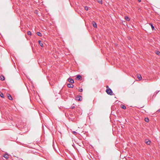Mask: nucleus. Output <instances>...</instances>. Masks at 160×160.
I'll use <instances>...</instances> for the list:
<instances>
[{
	"mask_svg": "<svg viewBox=\"0 0 160 160\" xmlns=\"http://www.w3.org/2000/svg\"><path fill=\"white\" fill-rule=\"evenodd\" d=\"M106 92L109 95H113V92L112 90L110 88L107 89L106 90Z\"/></svg>",
	"mask_w": 160,
	"mask_h": 160,
	"instance_id": "nucleus-1",
	"label": "nucleus"
},
{
	"mask_svg": "<svg viewBox=\"0 0 160 160\" xmlns=\"http://www.w3.org/2000/svg\"><path fill=\"white\" fill-rule=\"evenodd\" d=\"M82 98L81 96L78 95L76 97V99L78 101H81L80 98Z\"/></svg>",
	"mask_w": 160,
	"mask_h": 160,
	"instance_id": "nucleus-2",
	"label": "nucleus"
},
{
	"mask_svg": "<svg viewBox=\"0 0 160 160\" xmlns=\"http://www.w3.org/2000/svg\"><path fill=\"white\" fill-rule=\"evenodd\" d=\"M92 24L94 27L95 28H97V24L96 23V22H95L94 21H92Z\"/></svg>",
	"mask_w": 160,
	"mask_h": 160,
	"instance_id": "nucleus-3",
	"label": "nucleus"
},
{
	"mask_svg": "<svg viewBox=\"0 0 160 160\" xmlns=\"http://www.w3.org/2000/svg\"><path fill=\"white\" fill-rule=\"evenodd\" d=\"M3 156L6 159H8L9 158V155L7 153H5V154H4L3 155Z\"/></svg>",
	"mask_w": 160,
	"mask_h": 160,
	"instance_id": "nucleus-4",
	"label": "nucleus"
},
{
	"mask_svg": "<svg viewBox=\"0 0 160 160\" xmlns=\"http://www.w3.org/2000/svg\"><path fill=\"white\" fill-rule=\"evenodd\" d=\"M68 81L71 83H74V81L72 78H69L68 79Z\"/></svg>",
	"mask_w": 160,
	"mask_h": 160,
	"instance_id": "nucleus-5",
	"label": "nucleus"
},
{
	"mask_svg": "<svg viewBox=\"0 0 160 160\" xmlns=\"http://www.w3.org/2000/svg\"><path fill=\"white\" fill-rule=\"evenodd\" d=\"M145 142L147 145H150L151 143V142L149 140H148L147 141V140H146Z\"/></svg>",
	"mask_w": 160,
	"mask_h": 160,
	"instance_id": "nucleus-6",
	"label": "nucleus"
},
{
	"mask_svg": "<svg viewBox=\"0 0 160 160\" xmlns=\"http://www.w3.org/2000/svg\"><path fill=\"white\" fill-rule=\"evenodd\" d=\"M82 78V77L80 75H78L76 78V79L79 80Z\"/></svg>",
	"mask_w": 160,
	"mask_h": 160,
	"instance_id": "nucleus-7",
	"label": "nucleus"
},
{
	"mask_svg": "<svg viewBox=\"0 0 160 160\" xmlns=\"http://www.w3.org/2000/svg\"><path fill=\"white\" fill-rule=\"evenodd\" d=\"M72 83H70L68 84V86L69 88H72L73 87V85L72 84Z\"/></svg>",
	"mask_w": 160,
	"mask_h": 160,
	"instance_id": "nucleus-8",
	"label": "nucleus"
},
{
	"mask_svg": "<svg viewBox=\"0 0 160 160\" xmlns=\"http://www.w3.org/2000/svg\"><path fill=\"white\" fill-rule=\"evenodd\" d=\"M137 77L140 80H141L142 79V76L140 75H138Z\"/></svg>",
	"mask_w": 160,
	"mask_h": 160,
	"instance_id": "nucleus-9",
	"label": "nucleus"
},
{
	"mask_svg": "<svg viewBox=\"0 0 160 160\" xmlns=\"http://www.w3.org/2000/svg\"><path fill=\"white\" fill-rule=\"evenodd\" d=\"M125 19L127 21H129L130 20V19H129V17H128V16L125 17Z\"/></svg>",
	"mask_w": 160,
	"mask_h": 160,
	"instance_id": "nucleus-10",
	"label": "nucleus"
},
{
	"mask_svg": "<svg viewBox=\"0 0 160 160\" xmlns=\"http://www.w3.org/2000/svg\"><path fill=\"white\" fill-rule=\"evenodd\" d=\"M8 98L10 100H12V96L9 95L8 96Z\"/></svg>",
	"mask_w": 160,
	"mask_h": 160,
	"instance_id": "nucleus-11",
	"label": "nucleus"
},
{
	"mask_svg": "<svg viewBox=\"0 0 160 160\" xmlns=\"http://www.w3.org/2000/svg\"><path fill=\"white\" fill-rule=\"evenodd\" d=\"M121 107L122 108L124 109H126V106L124 105H122L121 106Z\"/></svg>",
	"mask_w": 160,
	"mask_h": 160,
	"instance_id": "nucleus-12",
	"label": "nucleus"
},
{
	"mask_svg": "<svg viewBox=\"0 0 160 160\" xmlns=\"http://www.w3.org/2000/svg\"><path fill=\"white\" fill-rule=\"evenodd\" d=\"M37 34L38 36H42L41 33L40 32H37Z\"/></svg>",
	"mask_w": 160,
	"mask_h": 160,
	"instance_id": "nucleus-13",
	"label": "nucleus"
},
{
	"mask_svg": "<svg viewBox=\"0 0 160 160\" xmlns=\"http://www.w3.org/2000/svg\"><path fill=\"white\" fill-rule=\"evenodd\" d=\"M5 78L3 76H2L0 77V79L2 80L3 81L4 80Z\"/></svg>",
	"mask_w": 160,
	"mask_h": 160,
	"instance_id": "nucleus-14",
	"label": "nucleus"
},
{
	"mask_svg": "<svg viewBox=\"0 0 160 160\" xmlns=\"http://www.w3.org/2000/svg\"><path fill=\"white\" fill-rule=\"evenodd\" d=\"M0 96L2 98H4V96L3 94L2 93H0Z\"/></svg>",
	"mask_w": 160,
	"mask_h": 160,
	"instance_id": "nucleus-15",
	"label": "nucleus"
},
{
	"mask_svg": "<svg viewBox=\"0 0 160 160\" xmlns=\"http://www.w3.org/2000/svg\"><path fill=\"white\" fill-rule=\"evenodd\" d=\"M145 121L146 122H148L149 121V120L148 118H145Z\"/></svg>",
	"mask_w": 160,
	"mask_h": 160,
	"instance_id": "nucleus-16",
	"label": "nucleus"
},
{
	"mask_svg": "<svg viewBox=\"0 0 160 160\" xmlns=\"http://www.w3.org/2000/svg\"><path fill=\"white\" fill-rule=\"evenodd\" d=\"M150 24L151 25V26L152 27V30H153L154 29V26L151 23H150Z\"/></svg>",
	"mask_w": 160,
	"mask_h": 160,
	"instance_id": "nucleus-17",
	"label": "nucleus"
},
{
	"mask_svg": "<svg viewBox=\"0 0 160 160\" xmlns=\"http://www.w3.org/2000/svg\"><path fill=\"white\" fill-rule=\"evenodd\" d=\"M97 2L100 4H102V0H97Z\"/></svg>",
	"mask_w": 160,
	"mask_h": 160,
	"instance_id": "nucleus-18",
	"label": "nucleus"
},
{
	"mask_svg": "<svg viewBox=\"0 0 160 160\" xmlns=\"http://www.w3.org/2000/svg\"><path fill=\"white\" fill-rule=\"evenodd\" d=\"M84 8H85V9L86 10V11H87L88 10V7H87V6H86Z\"/></svg>",
	"mask_w": 160,
	"mask_h": 160,
	"instance_id": "nucleus-19",
	"label": "nucleus"
},
{
	"mask_svg": "<svg viewBox=\"0 0 160 160\" xmlns=\"http://www.w3.org/2000/svg\"><path fill=\"white\" fill-rule=\"evenodd\" d=\"M28 35H31V32L30 31H29L28 32Z\"/></svg>",
	"mask_w": 160,
	"mask_h": 160,
	"instance_id": "nucleus-20",
	"label": "nucleus"
},
{
	"mask_svg": "<svg viewBox=\"0 0 160 160\" xmlns=\"http://www.w3.org/2000/svg\"><path fill=\"white\" fill-rule=\"evenodd\" d=\"M39 44L42 47H43V44L41 42V43Z\"/></svg>",
	"mask_w": 160,
	"mask_h": 160,
	"instance_id": "nucleus-21",
	"label": "nucleus"
},
{
	"mask_svg": "<svg viewBox=\"0 0 160 160\" xmlns=\"http://www.w3.org/2000/svg\"><path fill=\"white\" fill-rule=\"evenodd\" d=\"M72 133L73 134H75V135H76L77 134V132L75 131H73L72 132Z\"/></svg>",
	"mask_w": 160,
	"mask_h": 160,
	"instance_id": "nucleus-22",
	"label": "nucleus"
},
{
	"mask_svg": "<svg viewBox=\"0 0 160 160\" xmlns=\"http://www.w3.org/2000/svg\"><path fill=\"white\" fill-rule=\"evenodd\" d=\"M156 53L158 55H160V52H159V51H158Z\"/></svg>",
	"mask_w": 160,
	"mask_h": 160,
	"instance_id": "nucleus-23",
	"label": "nucleus"
},
{
	"mask_svg": "<svg viewBox=\"0 0 160 160\" xmlns=\"http://www.w3.org/2000/svg\"><path fill=\"white\" fill-rule=\"evenodd\" d=\"M158 92H155V93H154V95H153V96H152V97H153L154 95H156V94H157L158 93Z\"/></svg>",
	"mask_w": 160,
	"mask_h": 160,
	"instance_id": "nucleus-24",
	"label": "nucleus"
},
{
	"mask_svg": "<svg viewBox=\"0 0 160 160\" xmlns=\"http://www.w3.org/2000/svg\"><path fill=\"white\" fill-rule=\"evenodd\" d=\"M82 91H83V89L82 88L79 89V91L80 92H82Z\"/></svg>",
	"mask_w": 160,
	"mask_h": 160,
	"instance_id": "nucleus-25",
	"label": "nucleus"
},
{
	"mask_svg": "<svg viewBox=\"0 0 160 160\" xmlns=\"http://www.w3.org/2000/svg\"><path fill=\"white\" fill-rule=\"evenodd\" d=\"M38 42H39V44L41 43V41L40 40H39V41H38Z\"/></svg>",
	"mask_w": 160,
	"mask_h": 160,
	"instance_id": "nucleus-26",
	"label": "nucleus"
},
{
	"mask_svg": "<svg viewBox=\"0 0 160 160\" xmlns=\"http://www.w3.org/2000/svg\"><path fill=\"white\" fill-rule=\"evenodd\" d=\"M75 108V106H72V109H73V108Z\"/></svg>",
	"mask_w": 160,
	"mask_h": 160,
	"instance_id": "nucleus-27",
	"label": "nucleus"
},
{
	"mask_svg": "<svg viewBox=\"0 0 160 160\" xmlns=\"http://www.w3.org/2000/svg\"><path fill=\"white\" fill-rule=\"evenodd\" d=\"M138 1L139 2H140L141 1V0H138Z\"/></svg>",
	"mask_w": 160,
	"mask_h": 160,
	"instance_id": "nucleus-28",
	"label": "nucleus"
},
{
	"mask_svg": "<svg viewBox=\"0 0 160 160\" xmlns=\"http://www.w3.org/2000/svg\"><path fill=\"white\" fill-rule=\"evenodd\" d=\"M157 112H160V109H159L158 110Z\"/></svg>",
	"mask_w": 160,
	"mask_h": 160,
	"instance_id": "nucleus-29",
	"label": "nucleus"
},
{
	"mask_svg": "<svg viewBox=\"0 0 160 160\" xmlns=\"http://www.w3.org/2000/svg\"><path fill=\"white\" fill-rule=\"evenodd\" d=\"M107 88H108V86H107Z\"/></svg>",
	"mask_w": 160,
	"mask_h": 160,
	"instance_id": "nucleus-30",
	"label": "nucleus"
}]
</instances>
